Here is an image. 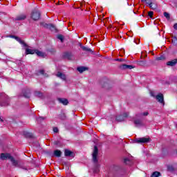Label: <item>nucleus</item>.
Instances as JSON below:
<instances>
[{
    "label": "nucleus",
    "mask_w": 177,
    "mask_h": 177,
    "mask_svg": "<svg viewBox=\"0 0 177 177\" xmlns=\"http://www.w3.org/2000/svg\"><path fill=\"white\" fill-rule=\"evenodd\" d=\"M0 158L1 160H10L14 167H19V160H15V158L11 156L10 153H1Z\"/></svg>",
    "instance_id": "1"
},
{
    "label": "nucleus",
    "mask_w": 177,
    "mask_h": 177,
    "mask_svg": "<svg viewBox=\"0 0 177 177\" xmlns=\"http://www.w3.org/2000/svg\"><path fill=\"white\" fill-rule=\"evenodd\" d=\"M82 48L83 49V50H85L86 52H91V48L85 46H82Z\"/></svg>",
    "instance_id": "22"
},
{
    "label": "nucleus",
    "mask_w": 177,
    "mask_h": 177,
    "mask_svg": "<svg viewBox=\"0 0 177 177\" xmlns=\"http://www.w3.org/2000/svg\"><path fill=\"white\" fill-rule=\"evenodd\" d=\"M111 27H113V26L111 25V26H110V28H111Z\"/></svg>",
    "instance_id": "36"
},
{
    "label": "nucleus",
    "mask_w": 177,
    "mask_h": 177,
    "mask_svg": "<svg viewBox=\"0 0 177 177\" xmlns=\"http://www.w3.org/2000/svg\"><path fill=\"white\" fill-rule=\"evenodd\" d=\"M64 154H65L66 157H74V153H73V151H71L68 149L65 150Z\"/></svg>",
    "instance_id": "9"
},
{
    "label": "nucleus",
    "mask_w": 177,
    "mask_h": 177,
    "mask_svg": "<svg viewBox=\"0 0 177 177\" xmlns=\"http://www.w3.org/2000/svg\"><path fill=\"white\" fill-rule=\"evenodd\" d=\"M136 127H143V122L140 120H134Z\"/></svg>",
    "instance_id": "12"
},
{
    "label": "nucleus",
    "mask_w": 177,
    "mask_h": 177,
    "mask_svg": "<svg viewBox=\"0 0 177 177\" xmlns=\"http://www.w3.org/2000/svg\"><path fill=\"white\" fill-rule=\"evenodd\" d=\"M122 68H129V70H132V68H133V66H131V65H122Z\"/></svg>",
    "instance_id": "19"
},
{
    "label": "nucleus",
    "mask_w": 177,
    "mask_h": 177,
    "mask_svg": "<svg viewBox=\"0 0 177 177\" xmlns=\"http://www.w3.org/2000/svg\"><path fill=\"white\" fill-rule=\"evenodd\" d=\"M151 95L154 97V94L153 93H151Z\"/></svg>",
    "instance_id": "35"
},
{
    "label": "nucleus",
    "mask_w": 177,
    "mask_h": 177,
    "mask_svg": "<svg viewBox=\"0 0 177 177\" xmlns=\"http://www.w3.org/2000/svg\"><path fill=\"white\" fill-rule=\"evenodd\" d=\"M153 12L151 11L148 12V15L149 16V17H153Z\"/></svg>",
    "instance_id": "28"
},
{
    "label": "nucleus",
    "mask_w": 177,
    "mask_h": 177,
    "mask_svg": "<svg viewBox=\"0 0 177 177\" xmlns=\"http://www.w3.org/2000/svg\"><path fill=\"white\" fill-rule=\"evenodd\" d=\"M177 63V59H173L171 61H169L167 63V66H174Z\"/></svg>",
    "instance_id": "14"
},
{
    "label": "nucleus",
    "mask_w": 177,
    "mask_h": 177,
    "mask_svg": "<svg viewBox=\"0 0 177 177\" xmlns=\"http://www.w3.org/2000/svg\"><path fill=\"white\" fill-rule=\"evenodd\" d=\"M143 115L144 116L149 115V112H144L143 113H140L138 115L137 117H143Z\"/></svg>",
    "instance_id": "21"
},
{
    "label": "nucleus",
    "mask_w": 177,
    "mask_h": 177,
    "mask_svg": "<svg viewBox=\"0 0 177 177\" xmlns=\"http://www.w3.org/2000/svg\"><path fill=\"white\" fill-rule=\"evenodd\" d=\"M54 156L55 157H60L62 156V151L60 150H55L54 151Z\"/></svg>",
    "instance_id": "17"
},
{
    "label": "nucleus",
    "mask_w": 177,
    "mask_h": 177,
    "mask_svg": "<svg viewBox=\"0 0 177 177\" xmlns=\"http://www.w3.org/2000/svg\"><path fill=\"white\" fill-rule=\"evenodd\" d=\"M57 77H58L59 78H61L62 80H66V75L58 72L57 74Z\"/></svg>",
    "instance_id": "15"
},
{
    "label": "nucleus",
    "mask_w": 177,
    "mask_h": 177,
    "mask_svg": "<svg viewBox=\"0 0 177 177\" xmlns=\"http://www.w3.org/2000/svg\"><path fill=\"white\" fill-rule=\"evenodd\" d=\"M128 117V113H124L123 115H120L116 117V121L121 122Z\"/></svg>",
    "instance_id": "5"
},
{
    "label": "nucleus",
    "mask_w": 177,
    "mask_h": 177,
    "mask_svg": "<svg viewBox=\"0 0 177 177\" xmlns=\"http://www.w3.org/2000/svg\"><path fill=\"white\" fill-rule=\"evenodd\" d=\"M44 77H48V75H44Z\"/></svg>",
    "instance_id": "37"
},
{
    "label": "nucleus",
    "mask_w": 177,
    "mask_h": 177,
    "mask_svg": "<svg viewBox=\"0 0 177 177\" xmlns=\"http://www.w3.org/2000/svg\"><path fill=\"white\" fill-rule=\"evenodd\" d=\"M53 132H55V133H57L59 132V129H57V127H54Z\"/></svg>",
    "instance_id": "26"
},
{
    "label": "nucleus",
    "mask_w": 177,
    "mask_h": 177,
    "mask_svg": "<svg viewBox=\"0 0 177 177\" xmlns=\"http://www.w3.org/2000/svg\"><path fill=\"white\" fill-rule=\"evenodd\" d=\"M41 14L37 10H34L32 13V19L33 20H39Z\"/></svg>",
    "instance_id": "4"
},
{
    "label": "nucleus",
    "mask_w": 177,
    "mask_h": 177,
    "mask_svg": "<svg viewBox=\"0 0 177 177\" xmlns=\"http://www.w3.org/2000/svg\"><path fill=\"white\" fill-rule=\"evenodd\" d=\"M164 16L166 17V19L170 18L169 14H168V12H164Z\"/></svg>",
    "instance_id": "25"
},
{
    "label": "nucleus",
    "mask_w": 177,
    "mask_h": 177,
    "mask_svg": "<svg viewBox=\"0 0 177 177\" xmlns=\"http://www.w3.org/2000/svg\"><path fill=\"white\" fill-rule=\"evenodd\" d=\"M174 30H177V24H175L174 25Z\"/></svg>",
    "instance_id": "32"
},
{
    "label": "nucleus",
    "mask_w": 177,
    "mask_h": 177,
    "mask_svg": "<svg viewBox=\"0 0 177 177\" xmlns=\"http://www.w3.org/2000/svg\"><path fill=\"white\" fill-rule=\"evenodd\" d=\"M99 153V149L97 146L94 147L93 152V161L94 162H97V154Z\"/></svg>",
    "instance_id": "3"
},
{
    "label": "nucleus",
    "mask_w": 177,
    "mask_h": 177,
    "mask_svg": "<svg viewBox=\"0 0 177 177\" xmlns=\"http://www.w3.org/2000/svg\"><path fill=\"white\" fill-rule=\"evenodd\" d=\"M0 121H3L2 119L0 118Z\"/></svg>",
    "instance_id": "38"
},
{
    "label": "nucleus",
    "mask_w": 177,
    "mask_h": 177,
    "mask_svg": "<svg viewBox=\"0 0 177 177\" xmlns=\"http://www.w3.org/2000/svg\"><path fill=\"white\" fill-rule=\"evenodd\" d=\"M37 50H32L31 48H26V55H34Z\"/></svg>",
    "instance_id": "11"
},
{
    "label": "nucleus",
    "mask_w": 177,
    "mask_h": 177,
    "mask_svg": "<svg viewBox=\"0 0 177 177\" xmlns=\"http://www.w3.org/2000/svg\"><path fill=\"white\" fill-rule=\"evenodd\" d=\"M116 61H117V62H121V59H116Z\"/></svg>",
    "instance_id": "34"
},
{
    "label": "nucleus",
    "mask_w": 177,
    "mask_h": 177,
    "mask_svg": "<svg viewBox=\"0 0 177 177\" xmlns=\"http://www.w3.org/2000/svg\"><path fill=\"white\" fill-rule=\"evenodd\" d=\"M50 27H53V25H50Z\"/></svg>",
    "instance_id": "39"
},
{
    "label": "nucleus",
    "mask_w": 177,
    "mask_h": 177,
    "mask_svg": "<svg viewBox=\"0 0 177 177\" xmlns=\"http://www.w3.org/2000/svg\"><path fill=\"white\" fill-rule=\"evenodd\" d=\"M160 174L158 171H155L152 174V175L151 176V177H158L160 176Z\"/></svg>",
    "instance_id": "20"
},
{
    "label": "nucleus",
    "mask_w": 177,
    "mask_h": 177,
    "mask_svg": "<svg viewBox=\"0 0 177 177\" xmlns=\"http://www.w3.org/2000/svg\"><path fill=\"white\" fill-rule=\"evenodd\" d=\"M129 162V160L128 158L124 159V163L128 164Z\"/></svg>",
    "instance_id": "30"
},
{
    "label": "nucleus",
    "mask_w": 177,
    "mask_h": 177,
    "mask_svg": "<svg viewBox=\"0 0 177 177\" xmlns=\"http://www.w3.org/2000/svg\"><path fill=\"white\" fill-rule=\"evenodd\" d=\"M150 142V138H138L136 139V143H149Z\"/></svg>",
    "instance_id": "2"
},
{
    "label": "nucleus",
    "mask_w": 177,
    "mask_h": 177,
    "mask_svg": "<svg viewBox=\"0 0 177 177\" xmlns=\"http://www.w3.org/2000/svg\"><path fill=\"white\" fill-rule=\"evenodd\" d=\"M36 96H42V94L39 92L35 93Z\"/></svg>",
    "instance_id": "29"
},
{
    "label": "nucleus",
    "mask_w": 177,
    "mask_h": 177,
    "mask_svg": "<svg viewBox=\"0 0 177 177\" xmlns=\"http://www.w3.org/2000/svg\"><path fill=\"white\" fill-rule=\"evenodd\" d=\"M35 53H36V55H37V56H39L40 57H46V54H45V53H43L38 50H36Z\"/></svg>",
    "instance_id": "13"
},
{
    "label": "nucleus",
    "mask_w": 177,
    "mask_h": 177,
    "mask_svg": "<svg viewBox=\"0 0 177 177\" xmlns=\"http://www.w3.org/2000/svg\"><path fill=\"white\" fill-rule=\"evenodd\" d=\"M26 17L25 15H20L16 17V20H24Z\"/></svg>",
    "instance_id": "18"
},
{
    "label": "nucleus",
    "mask_w": 177,
    "mask_h": 177,
    "mask_svg": "<svg viewBox=\"0 0 177 177\" xmlns=\"http://www.w3.org/2000/svg\"><path fill=\"white\" fill-rule=\"evenodd\" d=\"M58 101L64 106H67V104H68V100H67L66 98H59Z\"/></svg>",
    "instance_id": "10"
},
{
    "label": "nucleus",
    "mask_w": 177,
    "mask_h": 177,
    "mask_svg": "<svg viewBox=\"0 0 177 177\" xmlns=\"http://www.w3.org/2000/svg\"><path fill=\"white\" fill-rule=\"evenodd\" d=\"M156 60H164V57H162V56L158 57H156Z\"/></svg>",
    "instance_id": "27"
},
{
    "label": "nucleus",
    "mask_w": 177,
    "mask_h": 177,
    "mask_svg": "<svg viewBox=\"0 0 177 177\" xmlns=\"http://www.w3.org/2000/svg\"><path fill=\"white\" fill-rule=\"evenodd\" d=\"M39 73L44 75L45 73V71L44 70H41L39 71Z\"/></svg>",
    "instance_id": "31"
},
{
    "label": "nucleus",
    "mask_w": 177,
    "mask_h": 177,
    "mask_svg": "<svg viewBox=\"0 0 177 177\" xmlns=\"http://www.w3.org/2000/svg\"><path fill=\"white\" fill-rule=\"evenodd\" d=\"M24 97H30V93H28V94H24Z\"/></svg>",
    "instance_id": "33"
},
{
    "label": "nucleus",
    "mask_w": 177,
    "mask_h": 177,
    "mask_svg": "<svg viewBox=\"0 0 177 177\" xmlns=\"http://www.w3.org/2000/svg\"><path fill=\"white\" fill-rule=\"evenodd\" d=\"M86 70H88V68L84 66H80L77 68V71H79V73H84V71H86Z\"/></svg>",
    "instance_id": "16"
},
{
    "label": "nucleus",
    "mask_w": 177,
    "mask_h": 177,
    "mask_svg": "<svg viewBox=\"0 0 177 177\" xmlns=\"http://www.w3.org/2000/svg\"><path fill=\"white\" fill-rule=\"evenodd\" d=\"M13 38H15V39H16V41L19 42V44H21V45H23V46L27 47V44L24 42V41L21 40V39H20L19 37L13 36Z\"/></svg>",
    "instance_id": "7"
},
{
    "label": "nucleus",
    "mask_w": 177,
    "mask_h": 177,
    "mask_svg": "<svg viewBox=\"0 0 177 177\" xmlns=\"http://www.w3.org/2000/svg\"><path fill=\"white\" fill-rule=\"evenodd\" d=\"M156 99L158 100V102H159V103L164 104V95H162V94H158L156 95Z\"/></svg>",
    "instance_id": "6"
},
{
    "label": "nucleus",
    "mask_w": 177,
    "mask_h": 177,
    "mask_svg": "<svg viewBox=\"0 0 177 177\" xmlns=\"http://www.w3.org/2000/svg\"><path fill=\"white\" fill-rule=\"evenodd\" d=\"M173 44H177V38L176 37H174L171 39Z\"/></svg>",
    "instance_id": "24"
},
{
    "label": "nucleus",
    "mask_w": 177,
    "mask_h": 177,
    "mask_svg": "<svg viewBox=\"0 0 177 177\" xmlns=\"http://www.w3.org/2000/svg\"><path fill=\"white\" fill-rule=\"evenodd\" d=\"M29 136H31V134H29Z\"/></svg>",
    "instance_id": "40"
},
{
    "label": "nucleus",
    "mask_w": 177,
    "mask_h": 177,
    "mask_svg": "<svg viewBox=\"0 0 177 177\" xmlns=\"http://www.w3.org/2000/svg\"><path fill=\"white\" fill-rule=\"evenodd\" d=\"M57 38L59 39V41H61V42H63V40L64 39V37H63L62 35H58Z\"/></svg>",
    "instance_id": "23"
},
{
    "label": "nucleus",
    "mask_w": 177,
    "mask_h": 177,
    "mask_svg": "<svg viewBox=\"0 0 177 177\" xmlns=\"http://www.w3.org/2000/svg\"><path fill=\"white\" fill-rule=\"evenodd\" d=\"M141 1L145 2L151 9H156V7L153 6V2L151 1V0H141Z\"/></svg>",
    "instance_id": "8"
}]
</instances>
